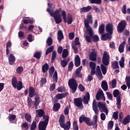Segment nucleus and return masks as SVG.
Masks as SVG:
<instances>
[{"mask_svg":"<svg viewBox=\"0 0 130 130\" xmlns=\"http://www.w3.org/2000/svg\"><path fill=\"white\" fill-rule=\"evenodd\" d=\"M92 109L94 113L96 114L93 116V127L94 128H97V119H98V112H99V110H98V107H97V102H96V100H93L92 102Z\"/></svg>","mask_w":130,"mask_h":130,"instance_id":"5","label":"nucleus"},{"mask_svg":"<svg viewBox=\"0 0 130 130\" xmlns=\"http://www.w3.org/2000/svg\"><path fill=\"white\" fill-rule=\"evenodd\" d=\"M119 66L121 68H124V57H122L120 60L119 61Z\"/></svg>","mask_w":130,"mask_h":130,"instance_id":"45","label":"nucleus"},{"mask_svg":"<svg viewBox=\"0 0 130 130\" xmlns=\"http://www.w3.org/2000/svg\"><path fill=\"white\" fill-rule=\"evenodd\" d=\"M23 23L24 24H28L29 23V24H32L33 23V19H26L23 20Z\"/></svg>","mask_w":130,"mask_h":130,"instance_id":"56","label":"nucleus"},{"mask_svg":"<svg viewBox=\"0 0 130 130\" xmlns=\"http://www.w3.org/2000/svg\"><path fill=\"white\" fill-rule=\"evenodd\" d=\"M36 95V92L35 91V89L33 87L30 86L29 87L28 90V96L30 98H33L34 96Z\"/></svg>","mask_w":130,"mask_h":130,"instance_id":"19","label":"nucleus"},{"mask_svg":"<svg viewBox=\"0 0 130 130\" xmlns=\"http://www.w3.org/2000/svg\"><path fill=\"white\" fill-rule=\"evenodd\" d=\"M113 94L114 97H115V98L117 97L116 104H117V108L118 109H120V108H121V99L120 98V96H119V90H118V89H115L113 91Z\"/></svg>","mask_w":130,"mask_h":130,"instance_id":"9","label":"nucleus"},{"mask_svg":"<svg viewBox=\"0 0 130 130\" xmlns=\"http://www.w3.org/2000/svg\"><path fill=\"white\" fill-rule=\"evenodd\" d=\"M16 60V58H15V56L13 54H10L9 56V61L10 64H13L15 63V61Z\"/></svg>","mask_w":130,"mask_h":130,"instance_id":"26","label":"nucleus"},{"mask_svg":"<svg viewBox=\"0 0 130 130\" xmlns=\"http://www.w3.org/2000/svg\"><path fill=\"white\" fill-rule=\"evenodd\" d=\"M46 79L45 78H43L41 79L40 81V85H41V87L42 86H43V85H45V83H46Z\"/></svg>","mask_w":130,"mask_h":130,"instance_id":"62","label":"nucleus"},{"mask_svg":"<svg viewBox=\"0 0 130 130\" xmlns=\"http://www.w3.org/2000/svg\"><path fill=\"white\" fill-rule=\"evenodd\" d=\"M25 119L27 121V122H31L32 121V116L31 114L29 113H25Z\"/></svg>","mask_w":130,"mask_h":130,"instance_id":"34","label":"nucleus"},{"mask_svg":"<svg viewBox=\"0 0 130 130\" xmlns=\"http://www.w3.org/2000/svg\"><path fill=\"white\" fill-rule=\"evenodd\" d=\"M126 27V21L121 20L118 24L117 26V30L118 33H122L123 30Z\"/></svg>","mask_w":130,"mask_h":130,"instance_id":"12","label":"nucleus"},{"mask_svg":"<svg viewBox=\"0 0 130 130\" xmlns=\"http://www.w3.org/2000/svg\"><path fill=\"white\" fill-rule=\"evenodd\" d=\"M86 18V19L84 20V26L86 28V30H90L92 29V27H91L89 24H92L93 23V17H92V15L89 14L87 15Z\"/></svg>","mask_w":130,"mask_h":130,"instance_id":"8","label":"nucleus"},{"mask_svg":"<svg viewBox=\"0 0 130 130\" xmlns=\"http://www.w3.org/2000/svg\"><path fill=\"white\" fill-rule=\"evenodd\" d=\"M56 51H53L52 52V57H51V62L53 63L54 61V60L55 59V57H56Z\"/></svg>","mask_w":130,"mask_h":130,"instance_id":"48","label":"nucleus"},{"mask_svg":"<svg viewBox=\"0 0 130 130\" xmlns=\"http://www.w3.org/2000/svg\"><path fill=\"white\" fill-rule=\"evenodd\" d=\"M112 68L113 70H116L119 69V66H118V62L117 61H113L111 62Z\"/></svg>","mask_w":130,"mask_h":130,"instance_id":"32","label":"nucleus"},{"mask_svg":"<svg viewBox=\"0 0 130 130\" xmlns=\"http://www.w3.org/2000/svg\"><path fill=\"white\" fill-rule=\"evenodd\" d=\"M68 94H69V93H58L56 95V98L59 100L62 99V98H64Z\"/></svg>","mask_w":130,"mask_h":130,"instance_id":"30","label":"nucleus"},{"mask_svg":"<svg viewBox=\"0 0 130 130\" xmlns=\"http://www.w3.org/2000/svg\"><path fill=\"white\" fill-rule=\"evenodd\" d=\"M124 125H126L128 123H130V116L129 115H127L122 121H120Z\"/></svg>","mask_w":130,"mask_h":130,"instance_id":"23","label":"nucleus"},{"mask_svg":"<svg viewBox=\"0 0 130 130\" xmlns=\"http://www.w3.org/2000/svg\"><path fill=\"white\" fill-rule=\"evenodd\" d=\"M36 126V122L33 121L31 125L30 130H35Z\"/></svg>","mask_w":130,"mask_h":130,"instance_id":"64","label":"nucleus"},{"mask_svg":"<svg viewBox=\"0 0 130 130\" xmlns=\"http://www.w3.org/2000/svg\"><path fill=\"white\" fill-rule=\"evenodd\" d=\"M101 70L102 72L103 75H106V73H107V68L104 64H101Z\"/></svg>","mask_w":130,"mask_h":130,"instance_id":"37","label":"nucleus"},{"mask_svg":"<svg viewBox=\"0 0 130 130\" xmlns=\"http://www.w3.org/2000/svg\"><path fill=\"white\" fill-rule=\"evenodd\" d=\"M69 56V50L68 49H64L62 53V58H67Z\"/></svg>","mask_w":130,"mask_h":130,"instance_id":"35","label":"nucleus"},{"mask_svg":"<svg viewBox=\"0 0 130 130\" xmlns=\"http://www.w3.org/2000/svg\"><path fill=\"white\" fill-rule=\"evenodd\" d=\"M106 93L107 95V97L109 99V100H111V101H113V96H112V94H111V93L109 92H106Z\"/></svg>","mask_w":130,"mask_h":130,"instance_id":"52","label":"nucleus"},{"mask_svg":"<svg viewBox=\"0 0 130 130\" xmlns=\"http://www.w3.org/2000/svg\"><path fill=\"white\" fill-rule=\"evenodd\" d=\"M27 104L29 108H35L36 109V104H35V102L32 101V99L28 98H27Z\"/></svg>","mask_w":130,"mask_h":130,"instance_id":"18","label":"nucleus"},{"mask_svg":"<svg viewBox=\"0 0 130 130\" xmlns=\"http://www.w3.org/2000/svg\"><path fill=\"white\" fill-rule=\"evenodd\" d=\"M63 38V34H62V31L58 30L57 32V39L59 42H60L62 39Z\"/></svg>","mask_w":130,"mask_h":130,"instance_id":"31","label":"nucleus"},{"mask_svg":"<svg viewBox=\"0 0 130 130\" xmlns=\"http://www.w3.org/2000/svg\"><path fill=\"white\" fill-rule=\"evenodd\" d=\"M84 37L88 43H91V40H93V42L99 41V37L97 35H94V31L92 28L85 30Z\"/></svg>","mask_w":130,"mask_h":130,"instance_id":"2","label":"nucleus"},{"mask_svg":"<svg viewBox=\"0 0 130 130\" xmlns=\"http://www.w3.org/2000/svg\"><path fill=\"white\" fill-rule=\"evenodd\" d=\"M113 118H114V119H115L116 120V119H118V112H115L113 113Z\"/></svg>","mask_w":130,"mask_h":130,"instance_id":"63","label":"nucleus"},{"mask_svg":"<svg viewBox=\"0 0 130 130\" xmlns=\"http://www.w3.org/2000/svg\"><path fill=\"white\" fill-rule=\"evenodd\" d=\"M89 59L92 61H95L97 59V52H91L89 56Z\"/></svg>","mask_w":130,"mask_h":130,"instance_id":"20","label":"nucleus"},{"mask_svg":"<svg viewBox=\"0 0 130 130\" xmlns=\"http://www.w3.org/2000/svg\"><path fill=\"white\" fill-rule=\"evenodd\" d=\"M98 107L101 112H105L106 115H108V109H107V108L105 106V104L99 102L98 103Z\"/></svg>","mask_w":130,"mask_h":130,"instance_id":"15","label":"nucleus"},{"mask_svg":"<svg viewBox=\"0 0 130 130\" xmlns=\"http://www.w3.org/2000/svg\"><path fill=\"white\" fill-rule=\"evenodd\" d=\"M53 80L55 82V83H57V72L55 71L53 75Z\"/></svg>","mask_w":130,"mask_h":130,"instance_id":"53","label":"nucleus"},{"mask_svg":"<svg viewBox=\"0 0 130 130\" xmlns=\"http://www.w3.org/2000/svg\"><path fill=\"white\" fill-rule=\"evenodd\" d=\"M124 45H125V41H123L119 46V51L120 53H122L124 50Z\"/></svg>","mask_w":130,"mask_h":130,"instance_id":"33","label":"nucleus"},{"mask_svg":"<svg viewBox=\"0 0 130 130\" xmlns=\"http://www.w3.org/2000/svg\"><path fill=\"white\" fill-rule=\"evenodd\" d=\"M54 49V46H51L46 51V55H48L50 52H52V51Z\"/></svg>","mask_w":130,"mask_h":130,"instance_id":"41","label":"nucleus"},{"mask_svg":"<svg viewBox=\"0 0 130 130\" xmlns=\"http://www.w3.org/2000/svg\"><path fill=\"white\" fill-rule=\"evenodd\" d=\"M54 67L52 66L49 70V74L50 75L52 76L54 73Z\"/></svg>","mask_w":130,"mask_h":130,"instance_id":"59","label":"nucleus"},{"mask_svg":"<svg viewBox=\"0 0 130 130\" xmlns=\"http://www.w3.org/2000/svg\"><path fill=\"white\" fill-rule=\"evenodd\" d=\"M73 129L79 130V127L78 126V122L77 121H74L73 123Z\"/></svg>","mask_w":130,"mask_h":130,"instance_id":"46","label":"nucleus"},{"mask_svg":"<svg viewBox=\"0 0 130 130\" xmlns=\"http://www.w3.org/2000/svg\"><path fill=\"white\" fill-rule=\"evenodd\" d=\"M109 60H110V57L109 56V54L108 52L106 51H104L103 57H102V61L103 63L106 67L109 65Z\"/></svg>","mask_w":130,"mask_h":130,"instance_id":"13","label":"nucleus"},{"mask_svg":"<svg viewBox=\"0 0 130 130\" xmlns=\"http://www.w3.org/2000/svg\"><path fill=\"white\" fill-rule=\"evenodd\" d=\"M43 73H46L49 70V66L47 63H45L42 66Z\"/></svg>","mask_w":130,"mask_h":130,"instance_id":"40","label":"nucleus"},{"mask_svg":"<svg viewBox=\"0 0 130 130\" xmlns=\"http://www.w3.org/2000/svg\"><path fill=\"white\" fill-rule=\"evenodd\" d=\"M68 85L72 91V93H75L78 88V83L77 80L74 78H71L68 81Z\"/></svg>","mask_w":130,"mask_h":130,"instance_id":"7","label":"nucleus"},{"mask_svg":"<svg viewBox=\"0 0 130 130\" xmlns=\"http://www.w3.org/2000/svg\"><path fill=\"white\" fill-rule=\"evenodd\" d=\"M106 30L107 32L110 35L113 33V24L112 23H108L106 26Z\"/></svg>","mask_w":130,"mask_h":130,"instance_id":"17","label":"nucleus"},{"mask_svg":"<svg viewBox=\"0 0 130 130\" xmlns=\"http://www.w3.org/2000/svg\"><path fill=\"white\" fill-rule=\"evenodd\" d=\"M59 123L60 127L63 128L64 130H69L71 128V121H68L66 123V118L63 115L60 116Z\"/></svg>","mask_w":130,"mask_h":130,"instance_id":"4","label":"nucleus"},{"mask_svg":"<svg viewBox=\"0 0 130 130\" xmlns=\"http://www.w3.org/2000/svg\"><path fill=\"white\" fill-rule=\"evenodd\" d=\"M91 10V6H87L86 7H82L80 9V13H87Z\"/></svg>","mask_w":130,"mask_h":130,"instance_id":"36","label":"nucleus"},{"mask_svg":"<svg viewBox=\"0 0 130 130\" xmlns=\"http://www.w3.org/2000/svg\"><path fill=\"white\" fill-rule=\"evenodd\" d=\"M46 43L48 46H50L52 45V39L51 38V37L48 38L46 41Z\"/></svg>","mask_w":130,"mask_h":130,"instance_id":"49","label":"nucleus"},{"mask_svg":"<svg viewBox=\"0 0 130 130\" xmlns=\"http://www.w3.org/2000/svg\"><path fill=\"white\" fill-rule=\"evenodd\" d=\"M96 77L99 80L101 81L103 79V75H102V72L96 73Z\"/></svg>","mask_w":130,"mask_h":130,"instance_id":"51","label":"nucleus"},{"mask_svg":"<svg viewBox=\"0 0 130 130\" xmlns=\"http://www.w3.org/2000/svg\"><path fill=\"white\" fill-rule=\"evenodd\" d=\"M82 69H83V66H80L75 71V74L77 77H78V78H82V75L81 74V71H82Z\"/></svg>","mask_w":130,"mask_h":130,"instance_id":"29","label":"nucleus"},{"mask_svg":"<svg viewBox=\"0 0 130 130\" xmlns=\"http://www.w3.org/2000/svg\"><path fill=\"white\" fill-rule=\"evenodd\" d=\"M8 117L9 121L11 122V123H13V122H15V120L16 119V115L10 114Z\"/></svg>","mask_w":130,"mask_h":130,"instance_id":"39","label":"nucleus"},{"mask_svg":"<svg viewBox=\"0 0 130 130\" xmlns=\"http://www.w3.org/2000/svg\"><path fill=\"white\" fill-rule=\"evenodd\" d=\"M95 98L98 101H99V100L105 101V96L104 95V93H103L102 89H99V92H97L95 95Z\"/></svg>","mask_w":130,"mask_h":130,"instance_id":"16","label":"nucleus"},{"mask_svg":"<svg viewBox=\"0 0 130 130\" xmlns=\"http://www.w3.org/2000/svg\"><path fill=\"white\" fill-rule=\"evenodd\" d=\"M34 102L36 104V109H38V106L40 103V97H39V95H36L35 96Z\"/></svg>","mask_w":130,"mask_h":130,"instance_id":"27","label":"nucleus"},{"mask_svg":"<svg viewBox=\"0 0 130 130\" xmlns=\"http://www.w3.org/2000/svg\"><path fill=\"white\" fill-rule=\"evenodd\" d=\"M101 87L103 90H104V91H105V92H106V91L108 90V85L107 84V82H106V81L103 80L102 82Z\"/></svg>","mask_w":130,"mask_h":130,"instance_id":"25","label":"nucleus"},{"mask_svg":"<svg viewBox=\"0 0 130 130\" xmlns=\"http://www.w3.org/2000/svg\"><path fill=\"white\" fill-rule=\"evenodd\" d=\"M74 102L75 105L78 107V108H81L83 109L84 108V106L83 105V99L82 98H78L74 99Z\"/></svg>","mask_w":130,"mask_h":130,"instance_id":"14","label":"nucleus"},{"mask_svg":"<svg viewBox=\"0 0 130 130\" xmlns=\"http://www.w3.org/2000/svg\"><path fill=\"white\" fill-rule=\"evenodd\" d=\"M49 13L50 14L51 17H53L56 24H60L62 22V19H61V14L59 13L61 12V8H59L58 10H56L55 12H53V10H49L48 9Z\"/></svg>","mask_w":130,"mask_h":130,"instance_id":"3","label":"nucleus"},{"mask_svg":"<svg viewBox=\"0 0 130 130\" xmlns=\"http://www.w3.org/2000/svg\"><path fill=\"white\" fill-rule=\"evenodd\" d=\"M101 0H91L90 3L91 4H96L97 5H100L101 3Z\"/></svg>","mask_w":130,"mask_h":130,"instance_id":"61","label":"nucleus"},{"mask_svg":"<svg viewBox=\"0 0 130 130\" xmlns=\"http://www.w3.org/2000/svg\"><path fill=\"white\" fill-rule=\"evenodd\" d=\"M113 127V121H110L108 123V129H111Z\"/></svg>","mask_w":130,"mask_h":130,"instance_id":"57","label":"nucleus"},{"mask_svg":"<svg viewBox=\"0 0 130 130\" xmlns=\"http://www.w3.org/2000/svg\"><path fill=\"white\" fill-rule=\"evenodd\" d=\"M90 100V94L87 92L86 94L83 96V101L84 104H88Z\"/></svg>","mask_w":130,"mask_h":130,"instance_id":"22","label":"nucleus"},{"mask_svg":"<svg viewBox=\"0 0 130 130\" xmlns=\"http://www.w3.org/2000/svg\"><path fill=\"white\" fill-rule=\"evenodd\" d=\"M34 56L36 58H37L38 59H40V57H41V52H36V53H35Z\"/></svg>","mask_w":130,"mask_h":130,"instance_id":"50","label":"nucleus"},{"mask_svg":"<svg viewBox=\"0 0 130 130\" xmlns=\"http://www.w3.org/2000/svg\"><path fill=\"white\" fill-rule=\"evenodd\" d=\"M71 108V106L68 105L64 109V114L65 115H69V113H70V109Z\"/></svg>","mask_w":130,"mask_h":130,"instance_id":"42","label":"nucleus"},{"mask_svg":"<svg viewBox=\"0 0 130 130\" xmlns=\"http://www.w3.org/2000/svg\"><path fill=\"white\" fill-rule=\"evenodd\" d=\"M80 64H81V59H80V56L77 55L75 57V66L78 67H80Z\"/></svg>","mask_w":130,"mask_h":130,"instance_id":"24","label":"nucleus"},{"mask_svg":"<svg viewBox=\"0 0 130 130\" xmlns=\"http://www.w3.org/2000/svg\"><path fill=\"white\" fill-rule=\"evenodd\" d=\"M73 68H74V62H73V61H71L68 65V71H72V70H73Z\"/></svg>","mask_w":130,"mask_h":130,"instance_id":"60","label":"nucleus"},{"mask_svg":"<svg viewBox=\"0 0 130 130\" xmlns=\"http://www.w3.org/2000/svg\"><path fill=\"white\" fill-rule=\"evenodd\" d=\"M89 67L91 69V70H95L96 69V63L93 62H90L89 63Z\"/></svg>","mask_w":130,"mask_h":130,"instance_id":"55","label":"nucleus"},{"mask_svg":"<svg viewBox=\"0 0 130 130\" xmlns=\"http://www.w3.org/2000/svg\"><path fill=\"white\" fill-rule=\"evenodd\" d=\"M128 89H130V76H126L125 79Z\"/></svg>","mask_w":130,"mask_h":130,"instance_id":"44","label":"nucleus"},{"mask_svg":"<svg viewBox=\"0 0 130 130\" xmlns=\"http://www.w3.org/2000/svg\"><path fill=\"white\" fill-rule=\"evenodd\" d=\"M12 85L15 89H17L18 91H20L23 89V83L22 81L17 80V77L14 76L11 81Z\"/></svg>","mask_w":130,"mask_h":130,"instance_id":"6","label":"nucleus"},{"mask_svg":"<svg viewBox=\"0 0 130 130\" xmlns=\"http://www.w3.org/2000/svg\"><path fill=\"white\" fill-rule=\"evenodd\" d=\"M60 108V104L58 103H56L54 104L53 110L54 111H58Z\"/></svg>","mask_w":130,"mask_h":130,"instance_id":"38","label":"nucleus"},{"mask_svg":"<svg viewBox=\"0 0 130 130\" xmlns=\"http://www.w3.org/2000/svg\"><path fill=\"white\" fill-rule=\"evenodd\" d=\"M72 47L73 49L74 50L75 53H78V51H79L78 50V48H77V46H76V45H75L74 43H72Z\"/></svg>","mask_w":130,"mask_h":130,"instance_id":"58","label":"nucleus"},{"mask_svg":"<svg viewBox=\"0 0 130 130\" xmlns=\"http://www.w3.org/2000/svg\"><path fill=\"white\" fill-rule=\"evenodd\" d=\"M60 64L62 68H66L68 66V61L67 60L63 59L61 60Z\"/></svg>","mask_w":130,"mask_h":130,"instance_id":"47","label":"nucleus"},{"mask_svg":"<svg viewBox=\"0 0 130 130\" xmlns=\"http://www.w3.org/2000/svg\"><path fill=\"white\" fill-rule=\"evenodd\" d=\"M83 121L85 122L89 126H92L93 125V122L91 121V119L89 117H86L85 115H82L79 117V122L80 123H82Z\"/></svg>","mask_w":130,"mask_h":130,"instance_id":"11","label":"nucleus"},{"mask_svg":"<svg viewBox=\"0 0 130 130\" xmlns=\"http://www.w3.org/2000/svg\"><path fill=\"white\" fill-rule=\"evenodd\" d=\"M62 19L64 23H68V25H70L73 23V16L71 14H69L67 17V13L64 10L62 11L61 12Z\"/></svg>","mask_w":130,"mask_h":130,"instance_id":"10","label":"nucleus"},{"mask_svg":"<svg viewBox=\"0 0 130 130\" xmlns=\"http://www.w3.org/2000/svg\"><path fill=\"white\" fill-rule=\"evenodd\" d=\"M101 40L103 41H106L108 39H111V35L109 34L108 32L103 34L101 37Z\"/></svg>","mask_w":130,"mask_h":130,"instance_id":"21","label":"nucleus"},{"mask_svg":"<svg viewBox=\"0 0 130 130\" xmlns=\"http://www.w3.org/2000/svg\"><path fill=\"white\" fill-rule=\"evenodd\" d=\"M105 30V25L104 24L102 23L99 27V33L102 35V34H104V31Z\"/></svg>","mask_w":130,"mask_h":130,"instance_id":"28","label":"nucleus"},{"mask_svg":"<svg viewBox=\"0 0 130 130\" xmlns=\"http://www.w3.org/2000/svg\"><path fill=\"white\" fill-rule=\"evenodd\" d=\"M24 71V68L22 67H19L16 69V72L17 74H21V73Z\"/></svg>","mask_w":130,"mask_h":130,"instance_id":"54","label":"nucleus"},{"mask_svg":"<svg viewBox=\"0 0 130 130\" xmlns=\"http://www.w3.org/2000/svg\"><path fill=\"white\" fill-rule=\"evenodd\" d=\"M37 116L38 117H43L44 121H40L39 124V130H46V127L48 125V122L49 121V116L48 115H45V113L44 111L42 109H39L36 111Z\"/></svg>","mask_w":130,"mask_h":130,"instance_id":"1","label":"nucleus"},{"mask_svg":"<svg viewBox=\"0 0 130 130\" xmlns=\"http://www.w3.org/2000/svg\"><path fill=\"white\" fill-rule=\"evenodd\" d=\"M28 128H29L28 123H27L26 122H24L22 123L21 129L22 130H28Z\"/></svg>","mask_w":130,"mask_h":130,"instance_id":"43","label":"nucleus"}]
</instances>
